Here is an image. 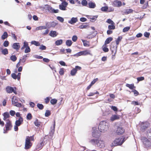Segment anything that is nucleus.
<instances>
[{
	"instance_id": "obj_1",
	"label": "nucleus",
	"mask_w": 151,
	"mask_h": 151,
	"mask_svg": "<svg viewBox=\"0 0 151 151\" xmlns=\"http://www.w3.org/2000/svg\"><path fill=\"white\" fill-rule=\"evenodd\" d=\"M109 125L105 121H102L100 123L98 129L101 132H104L109 129Z\"/></svg>"
},
{
	"instance_id": "obj_2",
	"label": "nucleus",
	"mask_w": 151,
	"mask_h": 151,
	"mask_svg": "<svg viewBox=\"0 0 151 151\" xmlns=\"http://www.w3.org/2000/svg\"><path fill=\"white\" fill-rule=\"evenodd\" d=\"M91 142L93 145H95L96 144L97 147L100 148H104L105 146L104 141L101 139H92L91 140Z\"/></svg>"
},
{
	"instance_id": "obj_3",
	"label": "nucleus",
	"mask_w": 151,
	"mask_h": 151,
	"mask_svg": "<svg viewBox=\"0 0 151 151\" xmlns=\"http://www.w3.org/2000/svg\"><path fill=\"white\" fill-rule=\"evenodd\" d=\"M125 137H122L120 138H116L112 143L113 146H116L122 145L126 140Z\"/></svg>"
},
{
	"instance_id": "obj_4",
	"label": "nucleus",
	"mask_w": 151,
	"mask_h": 151,
	"mask_svg": "<svg viewBox=\"0 0 151 151\" xmlns=\"http://www.w3.org/2000/svg\"><path fill=\"white\" fill-rule=\"evenodd\" d=\"M141 140L144 145L146 147H151V142L147 138L142 137Z\"/></svg>"
},
{
	"instance_id": "obj_5",
	"label": "nucleus",
	"mask_w": 151,
	"mask_h": 151,
	"mask_svg": "<svg viewBox=\"0 0 151 151\" xmlns=\"http://www.w3.org/2000/svg\"><path fill=\"white\" fill-rule=\"evenodd\" d=\"M6 128L5 130L4 129V134L7 133V131L11 130L12 127V123L10 120L9 119L6 120V122L5 124Z\"/></svg>"
},
{
	"instance_id": "obj_6",
	"label": "nucleus",
	"mask_w": 151,
	"mask_h": 151,
	"mask_svg": "<svg viewBox=\"0 0 151 151\" xmlns=\"http://www.w3.org/2000/svg\"><path fill=\"white\" fill-rule=\"evenodd\" d=\"M91 55L90 53V51L88 50H85L80 52L74 55L73 56L78 57L82 55Z\"/></svg>"
},
{
	"instance_id": "obj_7",
	"label": "nucleus",
	"mask_w": 151,
	"mask_h": 151,
	"mask_svg": "<svg viewBox=\"0 0 151 151\" xmlns=\"http://www.w3.org/2000/svg\"><path fill=\"white\" fill-rule=\"evenodd\" d=\"M16 88L14 87V88L11 86H7L6 88V91L8 93H11L13 92L15 94H17V92L16 90Z\"/></svg>"
},
{
	"instance_id": "obj_8",
	"label": "nucleus",
	"mask_w": 151,
	"mask_h": 151,
	"mask_svg": "<svg viewBox=\"0 0 151 151\" xmlns=\"http://www.w3.org/2000/svg\"><path fill=\"white\" fill-rule=\"evenodd\" d=\"M68 4V3L65 1H63L59 5V9L65 11L66 10V7Z\"/></svg>"
},
{
	"instance_id": "obj_9",
	"label": "nucleus",
	"mask_w": 151,
	"mask_h": 151,
	"mask_svg": "<svg viewBox=\"0 0 151 151\" xmlns=\"http://www.w3.org/2000/svg\"><path fill=\"white\" fill-rule=\"evenodd\" d=\"M32 146V144L30 141V139L29 137H27L25 139V149H27L29 148Z\"/></svg>"
},
{
	"instance_id": "obj_10",
	"label": "nucleus",
	"mask_w": 151,
	"mask_h": 151,
	"mask_svg": "<svg viewBox=\"0 0 151 151\" xmlns=\"http://www.w3.org/2000/svg\"><path fill=\"white\" fill-rule=\"evenodd\" d=\"M117 45L116 46L114 43H112L111 46V50L113 54V55H114L116 52Z\"/></svg>"
},
{
	"instance_id": "obj_11",
	"label": "nucleus",
	"mask_w": 151,
	"mask_h": 151,
	"mask_svg": "<svg viewBox=\"0 0 151 151\" xmlns=\"http://www.w3.org/2000/svg\"><path fill=\"white\" fill-rule=\"evenodd\" d=\"M149 125L148 122H142L141 125V130L142 132H144L149 126Z\"/></svg>"
},
{
	"instance_id": "obj_12",
	"label": "nucleus",
	"mask_w": 151,
	"mask_h": 151,
	"mask_svg": "<svg viewBox=\"0 0 151 151\" xmlns=\"http://www.w3.org/2000/svg\"><path fill=\"white\" fill-rule=\"evenodd\" d=\"M81 68L78 66H76L75 68L72 69L70 72V74L72 76H75L78 70H80Z\"/></svg>"
},
{
	"instance_id": "obj_13",
	"label": "nucleus",
	"mask_w": 151,
	"mask_h": 151,
	"mask_svg": "<svg viewBox=\"0 0 151 151\" xmlns=\"http://www.w3.org/2000/svg\"><path fill=\"white\" fill-rule=\"evenodd\" d=\"M96 129V127L93 128V131L92 135L93 137H97L100 136V134L98 132V131Z\"/></svg>"
},
{
	"instance_id": "obj_14",
	"label": "nucleus",
	"mask_w": 151,
	"mask_h": 151,
	"mask_svg": "<svg viewBox=\"0 0 151 151\" xmlns=\"http://www.w3.org/2000/svg\"><path fill=\"white\" fill-rule=\"evenodd\" d=\"M55 122H54L52 127H51L50 131V136L52 138L53 136L54 132H55Z\"/></svg>"
},
{
	"instance_id": "obj_15",
	"label": "nucleus",
	"mask_w": 151,
	"mask_h": 151,
	"mask_svg": "<svg viewBox=\"0 0 151 151\" xmlns=\"http://www.w3.org/2000/svg\"><path fill=\"white\" fill-rule=\"evenodd\" d=\"M124 132V129L122 127H117L116 133L118 135H120L122 134Z\"/></svg>"
},
{
	"instance_id": "obj_16",
	"label": "nucleus",
	"mask_w": 151,
	"mask_h": 151,
	"mask_svg": "<svg viewBox=\"0 0 151 151\" xmlns=\"http://www.w3.org/2000/svg\"><path fill=\"white\" fill-rule=\"evenodd\" d=\"M23 121V119L22 117L19 118L18 120H17L15 122V124L18 126H20L22 124Z\"/></svg>"
},
{
	"instance_id": "obj_17",
	"label": "nucleus",
	"mask_w": 151,
	"mask_h": 151,
	"mask_svg": "<svg viewBox=\"0 0 151 151\" xmlns=\"http://www.w3.org/2000/svg\"><path fill=\"white\" fill-rule=\"evenodd\" d=\"M20 47L19 43H14L13 44L12 47L15 49L16 51H18Z\"/></svg>"
},
{
	"instance_id": "obj_18",
	"label": "nucleus",
	"mask_w": 151,
	"mask_h": 151,
	"mask_svg": "<svg viewBox=\"0 0 151 151\" xmlns=\"http://www.w3.org/2000/svg\"><path fill=\"white\" fill-rule=\"evenodd\" d=\"M77 21L78 19L77 17H72L70 20L68 21V22L71 24H73Z\"/></svg>"
},
{
	"instance_id": "obj_19",
	"label": "nucleus",
	"mask_w": 151,
	"mask_h": 151,
	"mask_svg": "<svg viewBox=\"0 0 151 151\" xmlns=\"http://www.w3.org/2000/svg\"><path fill=\"white\" fill-rule=\"evenodd\" d=\"M119 116L118 115H112L110 118L111 120L113 122L115 120L119 119Z\"/></svg>"
},
{
	"instance_id": "obj_20",
	"label": "nucleus",
	"mask_w": 151,
	"mask_h": 151,
	"mask_svg": "<svg viewBox=\"0 0 151 151\" xmlns=\"http://www.w3.org/2000/svg\"><path fill=\"white\" fill-rule=\"evenodd\" d=\"M3 116H4L3 120L5 121L6 122V120L7 118H9L10 117L9 113L7 112H4L3 114Z\"/></svg>"
},
{
	"instance_id": "obj_21",
	"label": "nucleus",
	"mask_w": 151,
	"mask_h": 151,
	"mask_svg": "<svg viewBox=\"0 0 151 151\" xmlns=\"http://www.w3.org/2000/svg\"><path fill=\"white\" fill-rule=\"evenodd\" d=\"M88 6L89 8L93 9L96 7V5L94 2H90L88 3Z\"/></svg>"
},
{
	"instance_id": "obj_22",
	"label": "nucleus",
	"mask_w": 151,
	"mask_h": 151,
	"mask_svg": "<svg viewBox=\"0 0 151 151\" xmlns=\"http://www.w3.org/2000/svg\"><path fill=\"white\" fill-rule=\"evenodd\" d=\"M12 104L14 106L18 107H22V105L21 103H19L17 102L12 101Z\"/></svg>"
},
{
	"instance_id": "obj_23",
	"label": "nucleus",
	"mask_w": 151,
	"mask_h": 151,
	"mask_svg": "<svg viewBox=\"0 0 151 151\" xmlns=\"http://www.w3.org/2000/svg\"><path fill=\"white\" fill-rule=\"evenodd\" d=\"M146 134L148 138L151 139V129L147 130Z\"/></svg>"
},
{
	"instance_id": "obj_24",
	"label": "nucleus",
	"mask_w": 151,
	"mask_h": 151,
	"mask_svg": "<svg viewBox=\"0 0 151 151\" xmlns=\"http://www.w3.org/2000/svg\"><path fill=\"white\" fill-rule=\"evenodd\" d=\"M49 35L52 37H55L57 36L56 32L55 31H51Z\"/></svg>"
},
{
	"instance_id": "obj_25",
	"label": "nucleus",
	"mask_w": 151,
	"mask_h": 151,
	"mask_svg": "<svg viewBox=\"0 0 151 151\" xmlns=\"http://www.w3.org/2000/svg\"><path fill=\"white\" fill-rule=\"evenodd\" d=\"M114 4H115L116 6L118 7H120L122 5V3L121 1H116L114 2Z\"/></svg>"
},
{
	"instance_id": "obj_26",
	"label": "nucleus",
	"mask_w": 151,
	"mask_h": 151,
	"mask_svg": "<svg viewBox=\"0 0 151 151\" xmlns=\"http://www.w3.org/2000/svg\"><path fill=\"white\" fill-rule=\"evenodd\" d=\"M112 40L113 38L111 37H109L107 38L105 41L104 45L106 46V44H109Z\"/></svg>"
},
{
	"instance_id": "obj_27",
	"label": "nucleus",
	"mask_w": 151,
	"mask_h": 151,
	"mask_svg": "<svg viewBox=\"0 0 151 151\" xmlns=\"http://www.w3.org/2000/svg\"><path fill=\"white\" fill-rule=\"evenodd\" d=\"M63 40L62 39L58 40L56 41L55 44L57 46H59L61 45L63 43Z\"/></svg>"
},
{
	"instance_id": "obj_28",
	"label": "nucleus",
	"mask_w": 151,
	"mask_h": 151,
	"mask_svg": "<svg viewBox=\"0 0 151 151\" xmlns=\"http://www.w3.org/2000/svg\"><path fill=\"white\" fill-rule=\"evenodd\" d=\"M47 29V27L45 26H40L37 27L36 28V29L37 30H41L43 29Z\"/></svg>"
},
{
	"instance_id": "obj_29",
	"label": "nucleus",
	"mask_w": 151,
	"mask_h": 151,
	"mask_svg": "<svg viewBox=\"0 0 151 151\" xmlns=\"http://www.w3.org/2000/svg\"><path fill=\"white\" fill-rule=\"evenodd\" d=\"M41 122L38 121L37 119H36L34 122L35 125L37 127H39L40 126Z\"/></svg>"
},
{
	"instance_id": "obj_30",
	"label": "nucleus",
	"mask_w": 151,
	"mask_h": 151,
	"mask_svg": "<svg viewBox=\"0 0 151 151\" xmlns=\"http://www.w3.org/2000/svg\"><path fill=\"white\" fill-rule=\"evenodd\" d=\"M133 12V10L131 9H127L125 10L124 12L127 14H128L132 13Z\"/></svg>"
},
{
	"instance_id": "obj_31",
	"label": "nucleus",
	"mask_w": 151,
	"mask_h": 151,
	"mask_svg": "<svg viewBox=\"0 0 151 151\" xmlns=\"http://www.w3.org/2000/svg\"><path fill=\"white\" fill-rule=\"evenodd\" d=\"M66 45L70 47L71 46L72 44V41L70 40H67L66 41Z\"/></svg>"
},
{
	"instance_id": "obj_32",
	"label": "nucleus",
	"mask_w": 151,
	"mask_h": 151,
	"mask_svg": "<svg viewBox=\"0 0 151 151\" xmlns=\"http://www.w3.org/2000/svg\"><path fill=\"white\" fill-rule=\"evenodd\" d=\"M31 43L32 44L36 46H39L40 45V43L38 42L35 41H32Z\"/></svg>"
},
{
	"instance_id": "obj_33",
	"label": "nucleus",
	"mask_w": 151,
	"mask_h": 151,
	"mask_svg": "<svg viewBox=\"0 0 151 151\" xmlns=\"http://www.w3.org/2000/svg\"><path fill=\"white\" fill-rule=\"evenodd\" d=\"M126 86L129 87V88L131 89H133L134 88H135V87L134 86V84H126Z\"/></svg>"
},
{
	"instance_id": "obj_34",
	"label": "nucleus",
	"mask_w": 151,
	"mask_h": 151,
	"mask_svg": "<svg viewBox=\"0 0 151 151\" xmlns=\"http://www.w3.org/2000/svg\"><path fill=\"white\" fill-rule=\"evenodd\" d=\"M8 37V34L6 32H4L1 36V38L3 40H4L6 38Z\"/></svg>"
},
{
	"instance_id": "obj_35",
	"label": "nucleus",
	"mask_w": 151,
	"mask_h": 151,
	"mask_svg": "<svg viewBox=\"0 0 151 151\" xmlns=\"http://www.w3.org/2000/svg\"><path fill=\"white\" fill-rule=\"evenodd\" d=\"M122 37V36H119L116 40V45H118L120 42L121 41Z\"/></svg>"
},
{
	"instance_id": "obj_36",
	"label": "nucleus",
	"mask_w": 151,
	"mask_h": 151,
	"mask_svg": "<svg viewBox=\"0 0 151 151\" xmlns=\"http://www.w3.org/2000/svg\"><path fill=\"white\" fill-rule=\"evenodd\" d=\"M1 52L3 54L6 55L8 53V50L7 49L5 48L2 50Z\"/></svg>"
},
{
	"instance_id": "obj_37",
	"label": "nucleus",
	"mask_w": 151,
	"mask_h": 151,
	"mask_svg": "<svg viewBox=\"0 0 151 151\" xmlns=\"http://www.w3.org/2000/svg\"><path fill=\"white\" fill-rule=\"evenodd\" d=\"M10 60L13 62H14L17 59V58L15 55H12L10 57Z\"/></svg>"
},
{
	"instance_id": "obj_38",
	"label": "nucleus",
	"mask_w": 151,
	"mask_h": 151,
	"mask_svg": "<svg viewBox=\"0 0 151 151\" xmlns=\"http://www.w3.org/2000/svg\"><path fill=\"white\" fill-rule=\"evenodd\" d=\"M88 26L87 25L82 24L79 26L78 28L80 29H86Z\"/></svg>"
},
{
	"instance_id": "obj_39",
	"label": "nucleus",
	"mask_w": 151,
	"mask_h": 151,
	"mask_svg": "<svg viewBox=\"0 0 151 151\" xmlns=\"http://www.w3.org/2000/svg\"><path fill=\"white\" fill-rule=\"evenodd\" d=\"M57 100L55 99H52L51 100L50 103L52 105L55 104L57 102Z\"/></svg>"
},
{
	"instance_id": "obj_40",
	"label": "nucleus",
	"mask_w": 151,
	"mask_h": 151,
	"mask_svg": "<svg viewBox=\"0 0 151 151\" xmlns=\"http://www.w3.org/2000/svg\"><path fill=\"white\" fill-rule=\"evenodd\" d=\"M51 114L50 111L48 110L46 111L45 113V116L46 117H48Z\"/></svg>"
},
{
	"instance_id": "obj_41",
	"label": "nucleus",
	"mask_w": 151,
	"mask_h": 151,
	"mask_svg": "<svg viewBox=\"0 0 151 151\" xmlns=\"http://www.w3.org/2000/svg\"><path fill=\"white\" fill-rule=\"evenodd\" d=\"M50 27H55L57 24L58 23H56L54 21L50 22Z\"/></svg>"
},
{
	"instance_id": "obj_42",
	"label": "nucleus",
	"mask_w": 151,
	"mask_h": 151,
	"mask_svg": "<svg viewBox=\"0 0 151 151\" xmlns=\"http://www.w3.org/2000/svg\"><path fill=\"white\" fill-rule=\"evenodd\" d=\"M31 50L29 46L28 45L26 47L24 52L25 53H28L30 52Z\"/></svg>"
},
{
	"instance_id": "obj_43",
	"label": "nucleus",
	"mask_w": 151,
	"mask_h": 151,
	"mask_svg": "<svg viewBox=\"0 0 151 151\" xmlns=\"http://www.w3.org/2000/svg\"><path fill=\"white\" fill-rule=\"evenodd\" d=\"M27 45H28V43L25 41L24 42V45L23 46L21 47V49L22 50L24 49L25 48H26Z\"/></svg>"
},
{
	"instance_id": "obj_44",
	"label": "nucleus",
	"mask_w": 151,
	"mask_h": 151,
	"mask_svg": "<svg viewBox=\"0 0 151 151\" xmlns=\"http://www.w3.org/2000/svg\"><path fill=\"white\" fill-rule=\"evenodd\" d=\"M114 24L109 25L108 26V29L110 30L114 29H115V27L114 25Z\"/></svg>"
},
{
	"instance_id": "obj_45",
	"label": "nucleus",
	"mask_w": 151,
	"mask_h": 151,
	"mask_svg": "<svg viewBox=\"0 0 151 151\" xmlns=\"http://www.w3.org/2000/svg\"><path fill=\"white\" fill-rule=\"evenodd\" d=\"M37 106L40 110L43 109L44 108L43 105L42 104H38L37 105Z\"/></svg>"
},
{
	"instance_id": "obj_46",
	"label": "nucleus",
	"mask_w": 151,
	"mask_h": 151,
	"mask_svg": "<svg viewBox=\"0 0 151 151\" xmlns=\"http://www.w3.org/2000/svg\"><path fill=\"white\" fill-rule=\"evenodd\" d=\"M108 9V7L107 6H105L102 7L101 8V10L104 12H106L107 11Z\"/></svg>"
},
{
	"instance_id": "obj_47",
	"label": "nucleus",
	"mask_w": 151,
	"mask_h": 151,
	"mask_svg": "<svg viewBox=\"0 0 151 151\" xmlns=\"http://www.w3.org/2000/svg\"><path fill=\"white\" fill-rule=\"evenodd\" d=\"M81 4L83 6H86L88 4V2L86 0H83L81 1Z\"/></svg>"
},
{
	"instance_id": "obj_48",
	"label": "nucleus",
	"mask_w": 151,
	"mask_h": 151,
	"mask_svg": "<svg viewBox=\"0 0 151 151\" xmlns=\"http://www.w3.org/2000/svg\"><path fill=\"white\" fill-rule=\"evenodd\" d=\"M57 19L61 22H63L64 20L63 17L59 16L57 17Z\"/></svg>"
},
{
	"instance_id": "obj_49",
	"label": "nucleus",
	"mask_w": 151,
	"mask_h": 151,
	"mask_svg": "<svg viewBox=\"0 0 151 151\" xmlns=\"http://www.w3.org/2000/svg\"><path fill=\"white\" fill-rule=\"evenodd\" d=\"M106 46H105L104 45L103 46V51H104L105 52H108L109 51V49L107 47H106Z\"/></svg>"
},
{
	"instance_id": "obj_50",
	"label": "nucleus",
	"mask_w": 151,
	"mask_h": 151,
	"mask_svg": "<svg viewBox=\"0 0 151 151\" xmlns=\"http://www.w3.org/2000/svg\"><path fill=\"white\" fill-rule=\"evenodd\" d=\"M32 118V115L31 113H29L27 116V119L28 120H30Z\"/></svg>"
},
{
	"instance_id": "obj_51",
	"label": "nucleus",
	"mask_w": 151,
	"mask_h": 151,
	"mask_svg": "<svg viewBox=\"0 0 151 151\" xmlns=\"http://www.w3.org/2000/svg\"><path fill=\"white\" fill-rule=\"evenodd\" d=\"M40 47H39V49L43 50H45L46 49V47L44 45H40Z\"/></svg>"
},
{
	"instance_id": "obj_52",
	"label": "nucleus",
	"mask_w": 151,
	"mask_h": 151,
	"mask_svg": "<svg viewBox=\"0 0 151 151\" xmlns=\"http://www.w3.org/2000/svg\"><path fill=\"white\" fill-rule=\"evenodd\" d=\"M9 43L8 41H5L3 43V45L4 47H7L9 45Z\"/></svg>"
},
{
	"instance_id": "obj_53",
	"label": "nucleus",
	"mask_w": 151,
	"mask_h": 151,
	"mask_svg": "<svg viewBox=\"0 0 151 151\" xmlns=\"http://www.w3.org/2000/svg\"><path fill=\"white\" fill-rule=\"evenodd\" d=\"M130 29V27H127L124 28L123 30V31L124 32H125L128 31Z\"/></svg>"
},
{
	"instance_id": "obj_54",
	"label": "nucleus",
	"mask_w": 151,
	"mask_h": 151,
	"mask_svg": "<svg viewBox=\"0 0 151 151\" xmlns=\"http://www.w3.org/2000/svg\"><path fill=\"white\" fill-rule=\"evenodd\" d=\"M106 22L111 24H115L110 19H108L106 21Z\"/></svg>"
},
{
	"instance_id": "obj_55",
	"label": "nucleus",
	"mask_w": 151,
	"mask_h": 151,
	"mask_svg": "<svg viewBox=\"0 0 151 151\" xmlns=\"http://www.w3.org/2000/svg\"><path fill=\"white\" fill-rule=\"evenodd\" d=\"M64 69L63 68H60L59 71V73L60 75H63L64 74Z\"/></svg>"
},
{
	"instance_id": "obj_56",
	"label": "nucleus",
	"mask_w": 151,
	"mask_h": 151,
	"mask_svg": "<svg viewBox=\"0 0 151 151\" xmlns=\"http://www.w3.org/2000/svg\"><path fill=\"white\" fill-rule=\"evenodd\" d=\"M11 76L14 79H17V75L15 73H12L11 74Z\"/></svg>"
},
{
	"instance_id": "obj_57",
	"label": "nucleus",
	"mask_w": 151,
	"mask_h": 151,
	"mask_svg": "<svg viewBox=\"0 0 151 151\" xmlns=\"http://www.w3.org/2000/svg\"><path fill=\"white\" fill-rule=\"evenodd\" d=\"M9 114L12 116H14L16 114L14 110H11L9 111Z\"/></svg>"
},
{
	"instance_id": "obj_58",
	"label": "nucleus",
	"mask_w": 151,
	"mask_h": 151,
	"mask_svg": "<svg viewBox=\"0 0 151 151\" xmlns=\"http://www.w3.org/2000/svg\"><path fill=\"white\" fill-rule=\"evenodd\" d=\"M78 39L76 35H74L72 37V40L75 42Z\"/></svg>"
},
{
	"instance_id": "obj_59",
	"label": "nucleus",
	"mask_w": 151,
	"mask_h": 151,
	"mask_svg": "<svg viewBox=\"0 0 151 151\" xmlns=\"http://www.w3.org/2000/svg\"><path fill=\"white\" fill-rule=\"evenodd\" d=\"M18 101L17 100V99L16 97L15 96H14L13 97L12 99V101H14V102H17Z\"/></svg>"
},
{
	"instance_id": "obj_60",
	"label": "nucleus",
	"mask_w": 151,
	"mask_h": 151,
	"mask_svg": "<svg viewBox=\"0 0 151 151\" xmlns=\"http://www.w3.org/2000/svg\"><path fill=\"white\" fill-rule=\"evenodd\" d=\"M110 107L111 109L114 111H117L118 110L117 108L115 106H111Z\"/></svg>"
},
{
	"instance_id": "obj_61",
	"label": "nucleus",
	"mask_w": 151,
	"mask_h": 151,
	"mask_svg": "<svg viewBox=\"0 0 151 151\" xmlns=\"http://www.w3.org/2000/svg\"><path fill=\"white\" fill-rule=\"evenodd\" d=\"M144 36L146 37H149L150 35V33L149 32H145L144 33Z\"/></svg>"
},
{
	"instance_id": "obj_62",
	"label": "nucleus",
	"mask_w": 151,
	"mask_h": 151,
	"mask_svg": "<svg viewBox=\"0 0 151 151\" xmlns=\"http://www.w3.org/2000/svg\"><path fill=\"white\" fill-rule=\"evenodd\" d=\"M144 79V77L142 76L139 77H138L137 78V80L138 82L143 80Z\"/></svg>"
},
{
	"instance_id": "obj_63",
	"label": "nucleus",
	"mask_w": 151,
	"mask_h": 151,
	"mask_svg": "<svg viewBox=\"0 0 151 151\" xmlns=\"http://www.w3.org/2000/svg\"><path fill=\"white\" fill-rule=\"evenodd\" d=\"M46 27L48 28H50V22H46L45 23Z\"/></svg>"
},
{
	"instance_id": "obj_64",
	"label": "nucleus",
	"mask_w": 151,
	"mask_h": 151,
	"mask_svg": "<svg viewBox=\"0 0 151 151\" xmlns=\"http://www.w3.org/2000/svg\"><path fill=\"white\" fill-rule=\"evenodd\" d=\"M132 92L134 93L135 96H137L139 94L138 92L135 89H133L132 91Z\"/></svg>"
}]
</instances>
